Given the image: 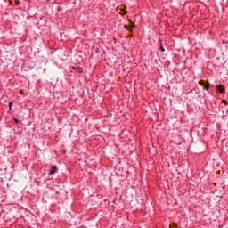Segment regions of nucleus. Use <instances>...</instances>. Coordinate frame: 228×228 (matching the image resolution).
<instances>
[{"instance_id":"20e7f679","label":"nucleus","mask_w":228,"mask_h":228,"mask_svg":"<svg viewBox=\"0 0 228 228\" xmlns=\"http://www.w3.org/2000/svg\"><path fill=\"white\" fill-rule=\"evenodd\" d=\"M13 105V102H9V108H10V110H12V106Z\"/></svg>"},{"instance_id":"f257e3e1","label":"nucleus","mask_w":228,"mask_h":228,"mask_svg":"<svg viewBox=\"0 0 228 228\" xmlns=\"http://www.w3.org/2000/svg\"><path fill=\"white\" fill-rule=\"evenodd\" d=\"M58 172V167L53 165L49 171V175H53V174H56Z\"/></svg>"},{"instance_id":"7ed1b4c3","label":"nucleus","mask_w":228,"mask_h":228,"mask_svg":"<svg viewBox=\"0 0 228 228\" xmlns=\"http://www.w3.org/2000/svg\"><path fill=\"white\" fill-rule=\"evenodd\" d=\"M219 92H220L221 94H225V89L220 88V89H219Z\"/></svg>"},{"instance_id":"39448f33","label":"nucleus","mask_w":228,"mask_h":228,"mask_svg":"<svg viewBox=\"0 0 228 228\" xmlns=\"http://www.w3.org/2000/svg\"><path fill=\"white\" fill-rule=\"evenodd\" d=\"M14 122H15L16 124H19V119L14 118Z\"/></svg>"},{"instance_id":"f03ea898","label":"nucleus","mask_w":228,"mask_h":228,"mask_svg":"<svg viewBox=\"0 0 228 228\" xmlns=\"http://www.w3.org/2000/svg\"><path fill=\"white\" fill-rule=\"evenodd\" d=\"M161 42V39H159V50L161 53H165V47H163V44Z\"/></svg>"},{"instance_id":"423d86ee","label":"nucleus","mask_w":228,"mask_h":228,"mask_svg":"<svg viewBox=\"0 0 228 228\" xmlns=\"http://www.w3.org/2000/svg\"><path fill=\"white\" fill-rule=\"evenodd\" d=\"M125 29H129V28L127 27V25H125Z\"/></svg>"}]
</instances>
